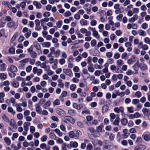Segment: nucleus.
<instances>
[{
	"instance_id": "f257e3e1",
	"label": "nucleus",
	"mask_w": 150,
	"mask_h": 150,
	"mask_svg": "<svg viewBox=\"0 0 150 150\" xmlns=\"http://www.w3.org/2000/svg\"><path fill=\"white\" fill-rule=\"evenodd\" d=\"M22 32L24 33V36L27 38L30 37L31 34V31L28 30V28L26 27H24L23 28Z\"/></svg>"
},
{
	"instance_id": "f03ea898",
	"label": "nucleus",
	"mask_w": 150,
	"mask_h": 150,
	"mask_svg": "<svg viewBox=\"0 0 150 150\" xmlns=\"http://www.w3.org/2000/svg\"><path fill=\"white\" fill-rule=\"evenodd\" d=\"M69 137L71 138H74L75 139H78L79 137V135L77 133L75 134L74 132L73 131H70L69 133Z\"/></svg>"
},
{
	"instance_id": "7ed1b4c3",
	"label": "nucleus",
	"mask_w": 150,
	"mask_h": 150,
	"mask_svg": "<svg viewBox=\"0 0 150 150\" xmlns=\"http://www.w3.org/2000/svg\"><path fill=\"white\" fill-rule=\"evenodd\" d=\"M42 69H38L37 67H34L33 69V72L34 74H37L38 76L40 75L42 73Z\"/></svg>"
},
{
	"instance_id": "20e7f679",
	"label": "nucleus",
	"mask_w": 150,
	"mask_h": 150,
	"mask_svg": "<svg viewBox=\"0 0 150 150\" xmlns=\"http://www.w3.org/2000/svg\"><path fill=\"white\" fill-rule=\"evenodd\" d=\"M88 29L91 30V31L93 32V35L96 38H99L100 36L98 35V33L97 31L96 30L95 28L90 27L88 28Z\"/></svg>"
},
{
	"instance_id": "39448f33",
	"label": "nucleus",
	"mask_w": 150,
	"mask_h": 150,
	"mask_svg": "<svg viewBox=\"0 0 150 150\" xmlns=\"http://www.w3.org/2000/svg\"><path fill=\"white\" fill-rule=\"evenodd\" d=\"M114 111L117 113H119L120 112L122 115H123L124 113V108L122 107H120L119 108L118 107H115L114 109Z\"/></svg>"
},
{
	"instance_id": "423d86ee",
	"label": "nucleus",
	"mask_w": 150,
	"mask_h": 150,
	"mask_svg": "<svg viewBox=\"0 0 150 150\" xmlns=\"http://www.w3.org/2000/svg\"><path fill=\"white\" fill-rule=\"evenodd\" d=\"M63 72L66 75L71 77L72 76V73L71 71L68 69H63Z\"/></svg>"
},
{
	"instance_id": "0eeeda50",
	"label": "nucleus",
	"mask_w": 150,
	"mask_h": 150,
	"mask_svg": "<svg viewBox=\"0 0 150 150\" xmlns=\"http://www.w3.org/2000/svg\"><path fill=\"white\" fill-rule=\"evenodd\" d=\"M6 64L3 62L2 60L0 59V70L1 71H4L6 70V68L5 67Z\"/></svg>"
},
{
	"instance_id": "6e6552de",
	"label": "nucleus",
	"mask_w": 150,
	"mask_h": 150,
	"mask_svg": "<svg viewBox=\"0 0 150 150\" xmlns=\"http://www.w3.org/2000/svg\"><path fill=\"white\" fill-rule=\"evenodd\" d=\"M90 6V4H86L83 6V8L87 11L88 14H89V13L91 11Z\"/></svg>"
},
{
	"instance_id": "1a4fd4ad",
	"label": "nucleus",
	"mask_w": 150,
	"mask_h": 150,
	"mask_svg": "<svg viewBox=\"0 0 150 150\" xmlns=\"http://www.w3.org/2000/svg\"><path fill=\"white\" fill-rule=\"evenodd\" d=\"M64 118L65 119L68 121L69 122L74 124L75 123L74 119L72 117L70 116H65Z\"/></svg>"
},
{
	"instance_id": "9d476101",
	"label": "nucleus",
	"mask_w": 150,
	"mask_h": 150,
	"mask_svg": "<svg viewBox=\"0 0 150 150\" xmlns=\"http://www.w3.org/2000/svg\"><path fill=\"white\" fill-rule=\"evenodd\" d=\"M17 70V68L15 66L13 65H11L10 67L7 69L8 71L11 72H15Z\"/></svg>"
},
{
	"instance_id": "9b49d317",
	"label": "nucleus",
	"mask_w": 150,
	"mask_h": 150,
	"mask_svg": "<svg viewBox=\"0 0 150 150\" xmlns=\"http://www.w3.org/2000/svg\"><path fill=\"white\" fill-rule=\"evenodd\" d=\"M15 22L14 21H12L10 22H8L7 23V26L9 28H12L15 29L16 28V27L15 26Z\"/></svg>"
},
{
	"instance_id": "f8f14e48",
	"label": "nucleus",
	"mask_w": 150,
	"mask_h": 150,
	"mask_svg": "<svg viewBox=\"0 0 150 150\" xmlns=\"http://www.w3.org/2000/svg\"><path fill=\"white\" fill-rule=\"evenodd\" d=\"M145 149L144 146L142 145H139L135 147L134 150H144Z\"/></svg>"
},
{
	"instance_id": "ddd939ff",
	"label": "nucleus",
	"mask_w": 150,
	"mask_h": 150,
	"mask_svg": "<svg viewBox=\"0 0 150 150\" xmlns=\"http://www.w3.org/2000/svg\"><path fill=\"white\" fill-rule=\"evenodd\" d=\"M21 103H19L17 104L16 105V107L17 111L18 112H21L23 111V109L21 107Z\"/></svg>"
},
{
	"instance_id": "4468645a",
	"label": "nucleus",
	"mask_w": 150,
	"mask_h": 150,
	"mask_svg": "<svg viewBox=\"0 0 150 150\" xmlns=\"http://www.w3.org/2000/svg\"><path fill=\"white\" fill-rule=\"evenodd\" d=\"M10 125L13 127L14 129L16 128V125L15 121L12 119L11 120L10 122Z\"/></svg>"
},
{
	"instance_id": "2eb2a0df",
	"label": "nucleus",
	"mask_w": 150,
	"mask_h": 150,
	"mask_svg": "<svg viewBox=\"0 0 150 150\" xmlns=\"http://www.w3.org/2000/svg\"><path fill=\"white\" fill-rule=\"evenodd\" d=\"M42 46L43 47H49L51 45L50 43V42H44L41 44Z\"/></svg>"
},
{
	"instance_id": "dca6fc26",
	"label": "nucleus",
	"mask_w": 150,
	"mask_h": 150,
	"mask_svg": "<svg viewBox=\"0 0 150 150\" xmlns=\"http://www.w3.org/2000/svg\"><path fill=\"white\" fill-rule=\"evenodd\" d=\"M33 4L36 6L37 8L40 9L41 8V4L36 1H34Z\"/></svg>"
},
{
	"instance_id": "f3484780",
	"label": "nucleus",
	"mask_w": 150,
	"mask_h": 150,
	"mask_svg": "<svg viewBox=\"0 0 150 150\" xmlns=\"http://www.w3.org/2000/svg\"><path fill=\"white\" fill-rule=\"evenodd\" d=\"M109 106L107 105H104L102 108V112L103 113H104L107 112L109 109Z\"/></svg>"
},
{
	"instance_id": "a211bd4d",
	"label": "nucleus",
	"mask_w": 150,
	"mask_h": 150,
	"mask_svg": "<svg viewBox=\"0 0 150 150\" xmlns=\"http://www.w3.org/2000/svg\"><path fill=\"white\" fill-rule=\"evenodd\" d=\"M35 110L39 114L42 113V109L40 106L38 104H37L35 105Z\"/></svg>"
},
{
	"instance_id": "6ab92c4d",
	"label": "nucleus",
	"mask_w": 150,
	"mask_h": 150,
	"mask_svg": "<svg viewBox=\"0 0 150 150\" xmlns=\"http://www.w3.org/2000/svg\"><path fill=\"white\" fill-rule=\"evenodd\" d=\"M49 20V18L47 17H45L43 19H42L40 20V23L41 25L42 26L45 23V22H47Z\"/></svg>"
},
{
	"instance_id": "aec40b11",
	"label": "nucleus",
	"mask_w": 150,
	"mask_h": 150,
	"mask_svg": "<svg viewBox=\"0 0 150 150\" xmlns=\"http://www.w3.org/2000/svg\"><path fill=\"white\" fill-rule=\"evenodd\" d=\"M34 45L37 50H41V46L37 42L34 43Z\"/></svg>"
},
{
	"instance_id": "412c9836",
	"label": "nucleus",
	"mask_w": 150,
	"mask_h": 150,
	"mask_svg": "<svg viewBox=\"0 0 150 150\" xmlns=\"http://www.w3.org/2000/svg\"><path fill=\"white\" fill-rule=\"evenodd\" d=\"M51 104V102L50 100H47L43 105L44 108L46 109L49 107Z\"/></svg>"
},
{
	"instance_id": "4be33fe9",
	"label": "nucleus",
	"mask_w": 150,
	"mask_h": 150,
	"mask_svg": "<svg viewBox=\"0 0 150 150\" xmlns=\"http://www.w3.org/2000/svg\"><path fill=\"white\" fill-rule=\"evenodd\" d=\"M139 34L141 36H145L146 35V32L142 30H140L138 31Z\"/></svg>"
},
{
	"instance_id": "5701e85b",
	"label": "nucleus",
	"mask_w": 150,
	"mask_h": 150,
	"mask_svg": "<svg viewBox=\"0 0 150 150\" xmlns=\"http://www.w3.org/2000/svg\"><path fill=\"white\" fill-rule=\"evenodd\" d=\"M80 24L82 25H86L88 23L87 21L83 19H81L80 20Z\"/></svg>"
},
{
	"instance_id": "b1692460",
	"label": "nucleus",
	"mask_w": 150,
	"mask_h": 150,
	"mask_svg": "<svg viewBox=\"0 0 150 150\" xmlns=\"http://www.w3.org/2000/svg\"><path fill=\"white\" fill-rule=\"evenodd\" d=\"M120 119L118 117H117L113 122V124L115 125H118L119 124Z\"/></svg>"
},
{
	"instance_id": "393cba45",
	"label": "nucleus",
	"mask_w": 150,
	"mask_h": 150,
	"mask_svg": "<svg viewBox=\"0 0 150 150\" xmlns=\"http://www.w3.org/2000/svg\"><path fill=\"white\" fill-rule=\"evenodd\" d=\"M116 64L118 66L120 67L123 64V61L121 59H119L117 61Z\"/></svg>"
},
{
	"instance_id": "a878e982",
	"label": "nucleus",
	"mask_w": 150,
	"mask_h": 150,
	"mask_svg": "<svg viewBox=\"0 0 150 150\" xmlns=\"http://www.w3.org/2000/svg\"><path fill=\"white\" fill-rule=\"evenodd\" d=\"M30 54L31 57L33 59L37 57V54L36 52L35 51H33L31 52L30 53Z\"/></svg>"
},
{
	"instance_id": "bb28decb",
	"label": "nucleus",
	"mask_w": 150,
	"mask_h": 150,
	"mask_svg": "<svg viewBox=\"0 0 150 150\" xmlns=\"http://www.w3.org/2000/svg\"><path fill=\"white\" fill-rule=\"evenodd\" d=\"M7 110L8 112L12 113L13 115L15 114V111L13 110V108L12 107H8V108Z\"/></svg>"
},
{
	"instance_id": "cd10ccee",
	"label": "nucleus",
	"mask_w": 150,
	"mask_h": 150,
	"mask_svg": "<svg viewBox=\"0 0 150 150\" xmlns=\"http://www.w3.org/2000/svg\"><path fill=\"white\" fill-rule=\"evenodd\" d=\"M4 141L8 145H9L11 144V141L7 137H5L4 138Z\"/></svg>"
},
{
	"instance_id": "c85d7f7f",
	"label": "nucleus",
	"mask_w": 150,
	"mask_h": 150,
	"mask_svg": "<svg viewBox=\"0 0 150 150\" xmlns=\"http://www.w3.org/2000/svg\"><path fill=\"white\" fill-rule=\"evenodd\" d=\"M12 86L15 88H18L19 86V83L16 81L12 82Z\"/></svg>"
},
{
	"instance_id": "c756f323",
	"label": "nucleus",
	"mask_w": 150,
	"mask_h": 150,
	"mask_svg": "<svg viewBox=\"0 0 150 150\" xmlns=\"http://www.w3.org/2000/svg\"><path fill=\"white\" fill-rule=\"evenodd\" d=\"M55 132L60 137H61L63 134L62 132H61L60 130L58 129H56L54 130Z\"/></svg>"
},
{
	"instance_id": "7c9ffc66",
	"label": "nucleus",
	"mask_w": 150,
	"mask_h": 150,
	"mask_svg": "<svg viewBox=\"0 0 150 150\" xmlns=\"http://www.w3.org/2000/svg\"><path fill=\"white\" fill-rule=\"evenodd\" d=\"M110 120L111 122H112L116 117L115 115L113 113L110 114Z\"/></svg>"
},
{
	"instance_id": "2f4dec72",
	"label": "nucleus",
	"mask_w": 150,
	"mask_h": 150,
	"mask_svg": "<svg viewBox=\"0 0 150 150\" xmlns=\"http://www.w3.org/2000/svg\"><path fill=\"white\" fill-rule=\"evenodd\" d=\"M57 113L60 115H63L64 113V111L62 110L58 109L57 110Z\"/></svg>"
},
{
	"instance_id": "473e14b6",
	"label": "nucleus",
	"mask_w": 150,
	"mask_h": 150,
	"mask_svg": "<svg viewBox=\"0 0 150 150\" xmlns=\"http://www.w3.org/2000/svg\"><path fill=\"white\" fill-rule=\"evenodd\" d=\"M2 117L3 119L4 120V121L6 122H8L9 121V119L8 118L5 114H2Z\"/></svg>"
},
{
	"instance_id": "72a5a7b5",
	"label": "nucleus",
	"mask_w": 150,
	"mask_h": 150,
	"mask_svg": "<svg viewBox=\"0 0 150 150\" xmlns=\"http://www.w3.org/2000/svg\"><path fill=\"white\" fill-rule=\"evenodd\" d=\"M128 122L127 120L125 118H124L121 120V122L124 125H126Z\"/></svg>"
},
{
	"instance_id": "f704fd0d",
	"label": "nucleus",
	"mask_w": 150,
	"mask_h": 150,
	"mask_svg": "<svg viewBox=\"0 0 150 150\" xmlns=\"http://www.w3.org/2000/svg\"><path fill=\"white\" fill-rule=\"evenodd\" d=\"M144 115H146L148 114V109L145 108H144L142 110Z\"/></svg>"
},
{
	"instance_id": "c9c22d12",
	"label": "nucleus",
	"mask_w": 150,
	"mask_h": 150,
	"mask_svg": "<svg viewBox=\"0 0 150 150\" xmlns=\"http://www.w3.org/2000/svg\"><path fill=\"white\" fill-rule=\"evenodd\" d=\"M60 51L59 50H57L54 52V54L55 57H57L59 56L60 54Z\"/></svg>"
},
{
	"instance_id": "e433bc0d",
	"label": "nucleus",
	"mask_w": 150,
	"mask_h": 150,
	"mask_svg": "<svg viewBox=\"0 0 150 150\" xmlns=\"http://www.w3.org/2000/svg\"><path fill=\"white\" fill-rule=\"evenodd\" d=\"M7 78L6 75L4 73H1L0 74V78L1 79H5Z\"/></svg>"
},
{
	"instance_id": "4c0bfd02",
	"label": "nucleus",
	"mask_w": 150,
	"mask_h": 150,
	"mask_svg": "<svg viewBox=\"0 0 150 150\" xmlns=\"http://www.w3.org/2000/svg\"><path fill=\"white\" fill-rule=\"evenodd\" d=\"M68 113L71 115L74 116L75 115V112L73 110H70L68 111Z\"/></svg>"
},
{
	"instance_id": "58836bf2",
	"label": "nucleus",
	"mask_w": 150,
	"mask_h": 150,
	"mask_svg": "<svg viewBox=\"0 0 150 150\" xmlns=\"http://www.w3.org/2000/svg\"><path fill=\"white\" fill-rule=\"evenodd\" d=\"M127 108L128 112H129L130 113H133L134 112L133 108V107H127Z\"/></svg>"
},
{
	"instance_id": "ea45409f",
	"label": "nucleus",
	"mask_w": 150,
	"mask_h": 150,
	"mask_svg": "<svg viewBox=\"0 0 150 150\" xmlns=\"http://www.w3.org/2000/svg\"><path fill=\"white\" fill-rule=\"evenodd\" d=\"M58 82V86L61 88H63L64 87V84L62 82V80L61 79L57 81Z\"/></svg>"
},
{
	"instance_id": "a19ab883",
	"label": "nucleus",
	"mask_w": 150,
	"mask_h": 150,
	"mask_svg": "<svg viewBox=\"0 0 150 150\" xmlns=\"http://www.w3.org/2000/svg\"><path fill=\"white\" fill-rule=\"evenodd\" d=\"M135 58V57H133V58H130V59H128L127 61V63L129 64V65L132 64L133 62H134V60L133 59H134Z\"/></svg>"
},
{
	"instance_id": "79ce46f5",
	"label": "nucleus",
	"mask_w": 150,
	"mask_h": 150,
	"mask_svg": "<svg viewBox=\"0 0 150 150\" xmlns=\"http://www.w3.org/2000/svg\"><path fill=\"white\" fill-rule=\"evenodd\" d=\"M93 148V146L91 143H88L87 145L86 150H92Z\"/></svg>"
},
{
	"instance_id": "37998d69",
	"label": "nucleus",
	"mask_w": 150,
	"mask_h": 150,
	"mask_svg": "<svg viewBox=\"0 0 150 150\" xmlns=\"http://www.w3.org/2000/svg\"><path fill=\"white\" fill-rule=\"evenodd\" d=\"M49 136L51 139H56V136L55 134L53 133H50Z\"/></svg>"
},
{
	"instance_id": "c03bdc74",
	"label": "nucleus",
	"mask_w": 150,
	"mask_h": 150,
	"mask_svg": "<svg viewBox=\"0 0 150 150\" xmlns=\"http://www.w3.org/2000/svg\"><path fill=\"white\" fill-rule=\"evenodd\" d=\"M60 104L59 100L57 99L55 100L53 102V105L54 106L56 105H58Z\"/></svg>"
},
{
	"instance_id": "a18cd8bd",
	"label": "nucleus",
	"mask_w": 150,
	"mask_h": 150,
	"mask_svg": "<svg viewBox=\"0 0 150 150\" xmlns=\"http://www.w3.org/2000/svg\"><path fill=\"white\" fill-rule=\"evenodd\" d=\"M135 95L138 98H140L142 96V94L140 91H137L135 92Z\"/></svg>"
},
{
	"instance_id": "49530a36",
	"label": "nucleus",
	"mask_w": 150,
	"mask_h": 150,
	"mask_svg": "<svg viewBox=\"0 0 150 150\" xmlns=\"http://www.w3.org/2000/svg\"><path fill=\"white\" fill-rule=\"evenodd\" d=\"M30 132L31 133H33L35 131V127L32 126H30Z\"/></svg>"
},
{
	"instance_id": "de8ad7c7",
	"label": "nucleus",
	"mask_w": 150,
	"mask_h": 150,
	"mask_svg": "<svg viewBox=\"0 0 150 150\" xmlns=\"http://www.w3.org/2000/svg\"><path fill=\"white\" fill-rule=\"evenodd\" d=\"M41 29V27L40 26V24L35 25V29L37 31H39Z\"/></svg>"
},
{
	"instance_id": "09e8293b",
	"label": "nucleus",
	"mask_w": 150,
	"mask_h": 150,
	"mask_svg": "<svg viewBox=\"0 0 150 150\" xmlns=\"http://www.w3.org/2000/svg\"><path fill=\"white\" fill-rule=\"evenodd\" d=\"M76 88V86L75 84H71L70 86V89L71 91H75Z\"/></svg>"
},
{
	"instance_id": "8fccbe9b",
	"label": "nucleus",
	"mask_w": 150,
	"mask_h": 150,
	"mask_svg": "<svg viewBox=\"0 0 150 150\" xmlns=\"http://www.w3.org/2000/svg\"><path fill=\"white\" fill-rule=\"evenodd\" d=\"M139 102V99H134L132 100V103L133 104L136 105Z\"/></svg>"
},
{
	"instance_id": "3c124183",
	"label": "nucleus",
	"mask_w": 150,
	"mask_h": 150,
	"mask_svg": "<svg viewBox=\"0 0 150 150\" xmlns=\"http://www.w3.org/2000/svg\"><path fill=\"white\" fill-rule=\"evenodd\" d=\"M123 15L122 14H119L118 16H117L116 17L117 20L118 21H120L122 18L123 17Z\"/></svg>"
},
{
	"instance_id": "603ef678",
	"label": "nucleus",
	"mask_w": 150,
	"mask_h": 150,
	"mask_svg": "<svg viewBox=\"0 0 150 150\" xmlns=\"http://www.w3.org/2000/svg\"><path fill=\"white\" fill-rule=\"evenodd\" d=\"M105 147L106 149H111L113 148V146L111 143H109L108 145Z\"/></svg>"
},
{
	"instance_id": "864d4df0",
	"label": "nucleus",
	"mask_w": 150,
	"mask_h": 150,
	"mask_svg": "<svg viewBox=\"0 0 150 150\" xmlns=\"http://www.w3.org/2000/svg\"><path fill=\"white\" fill-rule=\"evenodd\" d=\"M127 39L126 38H120L118 40V42L120 43H122L124 41H127Z\"/></svg>"
},
{
	"instance_id": "5fc2aeb1",
	"label": "nucleus",
	"mask_w": 150,
	"mask_h": 150,
	"mask_svg": "<svg viewBox=\"0 0 150 150\" xmlns=\"http://www.w3.org/2000/svg\"><path fill=\"white\" fill-rule=\"evenodd\" d=\"M148 24L146 23H143L141 25L142 28L144 29H146L148 27Z\"/></svg>"
},
{
	"instance_id": "6e6d98bb",
	"label": "nucleus",
	"mask_w": 150,
	"mask_h": 150,
	"mask_svg": "<svg viewBox=\"0 0 150 150\" xmlns=\"http://www.w3.org/2000/svg\"><path fill=\"white\" fill-rule=\"evenodd\" d=\"M62 22L61 21H57L56 23V24L57 26V27L58 28H60L61 27V26L62 25Z\"/></svg>"
},
{
	"instance_id": "4d7b16f0",
	"label": "nucleus",
	"mask_w": 150,
	"mask_h": 150,
	"mask_svg": "<svg viewBox=\"0 0 150 150\" xmlns=\"http://www.w3.org/2000/svg\"><path fill=\"white\" fill-rule=\"evenodd\" d=\"M77 125L79 127L81 128L83 127V123L80 121L78 122L77 123Z\"/></svg>"
},
{
	"instance_id": "13d9d810",
	"label": "nucleus",
	"mask_w": 150,
	"mask_h": 150,
	"mask_svg": "<svg viewBox=\"0 0 150 150\" xmlns=\"http://www.w3.org/2000/svg\"><path fill=\"white\" fill-rule=\"evenodd\" d=\"M47 136L44 135L42 136L41 138V140L42 142H45L46 141L47 139Z\"/></svg>"
},
{
	"instance_id": "bf43d9fd",
	"label": "nucleus",
	"mask_w": 150,
	"mask_h": 150,
	"mask_svg": "<svg viewBox=\"0 0 150 150\" xmlns=\"http://www.w3.org/2000/svg\"><path fill=\"white\" fill-rule=\"evenodd\" d=\"M129 135V133H124L122 135V136L123 139H125Z\"/></svg>"
},
{
	"instance_id": "052dcab7",
	"label": "nucleus",
	"mask_w": 150,
	"mask_h": 150,
	"mask_svg": "<svg viewBox=\"0 0 150 150\" xmlns=\"http://www.w3.org/2000/svg\"><path fill=\"white\" fill-rule=\"evenodd\" d=\"M144 41L145 43L149 44L150 45V40L148 37H146L144 39Z\"/></svg>"
},
{
	"instance_id": "680f3d73",
	"label": "nucleus",
	"mask_w": 150,
	"mask_h": 150,
	"mask_svg": "<svg viewBox=\"0 0 150 150\" xmlns=\"http://www.w3.org/2000/svg\"><path fill=\"white\" fill-rule=\"evenodd\" d=\"M18 136V134L17 133H15L13 134V136L11 138L13 140H14L15 138H16Z\"/></svg>"
},
{
	"instance_id": "e2e57ef3",
	"label": "nucleus",
	"mask_w": 150,
	"mask_h": 150,
	"mask_svg": "<svg viewBox=\"0 0 150 150\" xmlns=\"http://www.w3.org/2000/svg\"><path fill=\"white\" fill-rule=\"evenodd\" d=\"M88 70L89 71L91 72H93L94 71V69L93 67L91 66V65L88 67Z\"/></svg>"
},
{
	"instance_id": "0e129e2a",
	"label": "nucleus",
	"mask_w": 150,
	"mask_h": 150,
	"mask_svg": "<svg viewBox=\"0 0 150 150\" xmlns=\"http://www.w3.org/2000/svg\"><path fill=\"white\" fill-rule=\"evenodd\" d=\"M130 3V1L129 0H126L124 2L123 4V5L124 6H126L129 5Z\"/></svg>"
},
{
	"instance_id": "69168bd1",
	"label": "nucleus",
	"mask_w": 150,
	"mask_h": 150,
	"mask_svg": "<svg viewBox=\"0 0 150 150\" xmlns=\"http://www.w3.org/2000/svg\"><path fill=\"white\" fill-rule=\"evenodd\" d=\"M97 24V21L96 20H92L90 22V24L91 25L95 26Z\"/></svg>"
},
{
	"instance_id": "338daca9",
	"label": "nucleus",
	"mask_w": 150,
	"mask_h": 150,
	"mask_svg": "<svg viewBox=\"0 0 150 150\" xmlns=\"http://www.w3.org/2000/svg\"><path fill=\"white\" fill-rule=\"evenodd\" d=\"M86 118L87 121H90L92 120L93 117L92 116L88 115L86 116Z\"/></svg>"
},
{
	"instance_id": "774afa93",
	"label": "nucleus",
	"mask_w": 150,
	"mask_h": 150,
	"mask_svg": "<svg viewBox=\"0 0 150 150\" xmlns=\"http://www.w3.org/2000/svg\"><path fill=\"white\" fill-rule=\"evenodd\" d=\"M65 60L64 59L62 58L59 60V63L61 65H63L65 63Z\"/></svg>"
}]
</instances>
